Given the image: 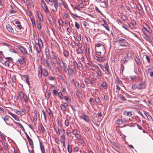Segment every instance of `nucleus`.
I'll return each instance as SVG.
<instances>
[{
    "mask_svg": "<svg viewBox=\"0 0 153 153\" xmlns=\"http://www.w3.org/2000/svg\"><path fill=\"white\" fill-rule=\"evenodd\" d=\"M117 41L119 42V44L121 46L128 48H129L130 47V45L129 43L124 39H120Z\"/></svg>",
    "mask_w": 153,
    "mask_h": 153,
    "instance_id": "f257e3e1",
    "label": "nucleus"
},
{
    "mask_svg": "<svg viewBox=\"0 0 153 153\" xmlns=\"http://www.w3.org/2000/svg\"><path fill=\"white\" fill-rule=\"evenodd\" d=\"M105 49L103 45L101 43L97 44L95 45V50L96 51L103 52Z\"/></svg>",
    "mask_w": 153,
    "mask_h": 153,
    "instance_id": "f03ea898",
    "label": "nucleus"
},
{
    "mask_svg": "<svg viewBox=\"0 0 153 153\" xmlns=\"http://www.w3.org/2000/svg\"><path fill=\"white\" fill-rule=\"evenodd\" d=\"M41 4L42 7L45 10V13L47 14L50 13V11L44 0H41Z\"/></svg>",
    "mask_w": 153,
    "mask_h": 153,
    "instance_id": "7ed1b4c3",
    "label": "nucleus"
},
{
    "mask_svg": "<svg viewBox=\"0 0 153 153\" xmlns=\"http://www.w3.org/2000/svg\"><path fill=\"white\" fill-rule=\"evenodd\" d=\"M55 53H53L52 56V58L53 60L52 61V64L54 65L57 64L58 63V61L60 60V59L56 56Z\"/></svg>",
    "mask_w": 153,
    "mask_h": 153,
    "instance_id": "20e7f679",
    "label": "nucleus"
},
{
    "mask_svg": "<svg viewBox=\"0 0 153 153\" xmlns=\"http://www.w3.org/2000/svg\"><path fill=\"white\" fill-rule=\"evenodd\" d=\"M76 71V69L75 68H73L72 69L71 67L70 66H68V68H66V72L67 71H68V75L71 76L72 75L74 72V71Z\"/></svg>",
    "mask_w": 153,
    "mask_h": 153,
    "instance_id": "39448f33",
    "label": "nucleus"
},
{
    "mask_svg": "<svg viewBox=\"0 0 153 153\" xmlns=\"http://www.w3.org/2000/svg\"><path fill=\"white\" fill-rule=\"evenodd\" d=\"M35 45L36 50L37 52L39 53L41 51V48L42 46L41 45H39L38 42L36 40L35 42Z\"/></svg>",
    "mask_w": 153,
    "mask_h": 153,
    "instance_id": "423d86ee",
    "label": "nucleus"
},
{
    "mask_svg": "<svg viewBox=\"0 0 153 153\" xmlns=\"http://www.w3.org/2000/svg\"><path fill=\"white\" fill-rule=\"evenodd\" d=\"M146 86V83L144 82H142L138 84L137 88L139 89H142L145 88Z\"/></svg>",
    "mask_w": 153,
    "mask_h": 153,
    "instance_id": "0eeeda50",
    "label": "nucleus"
},
{
    "mask_svg": "<svg viewBox=\"0 0 153 153\" xmlns=\"http://www.w3.org/2000/svg\"><path fill=\"white\" fill-rule=\"evenodd\" d=\"M61 62H62V64L60 62L59 63V64L61 68H64V71H66L67 65L66 63L64 62L62 60H61Z\"/></svg>",
    "mask_w": 153,
    "mask_h": 153,
    "instance_id": "6e6552de",
    "label": "nucleus"
},
{
    "mask_svg": "<svg viewBox=\"0 0 153 153\" xmlns=\"http://www.w3.org/2000/svg\"><path fill=\"white\" fill-rule=\"evenodd\" d=\"M136 25V22H135L134 20H133L131 23L128 24V26L131 29H134L135 28V25Z\"/></svg>",
    "mask_w": 153,
    "mask_h": 153,
    "instance_id": "1a4fd4ad",
    "label": "nucleus"
},
{
    "mask_svg": "<svg viewBox=\"0 0 153 153\" xmlns=\"http://www.w3.org/2000/svg\"><path fill=\"white\" fill-rule=\"evenodd\" d=\"M143 38L144 39H146L147 41L149 42L150 43H151L152 42V40L151 38L147 34L145 33L144 34Z\"/></svg>",
    "mask_w": 153,
    "mask_h": 153,
    "instance_id": "9d476101",
    "label": "nucleus"
},
{
    "mask_svg": "<svg viewBox=\"0 0 153 153\" xmlns=\"http://www.w3.org/2000/svg\"><path fill=\"white\" fill-rule=\"evenodd\" d=\"M82 118L87 122H89L90 120L88 116L86 115L84 113L82 114Z\"/></svg>",
    "mask_w": 153,
    "mask_h": 153,
    "instance_id": "9b49d317",
    "label": "nucleus"
},
{
    "mask_svg": "<svg viewBox=\"0 0 153 153\" xmlns=\"http://www.w3.org/2000/svg\"><path fill=\"white\" fill-rule=\"evenodd\" d=\"M38 76L39 78H41L42 76V71L41 66H39L38 71Z\"/></svg>",
    "mask_w": 153,
    "mask_h": 153,
    "instance_id": "f8f14e48",
    "label": "nucleus"
},
{
    "mask_svg": "<svg viewBox=\"0 0 153 153\" xmlns=\"http://www.w3.org/2000/svg\"><path fill=\"white\" fill-rule=\"evenodd\" d=\"M25 57L23 56L22 58V59H18V61L21 64H22L25 65L26 64L25 61Z\"/></svg>",
    "mask_w": 153,
    "mask_h": 153,
    "instance_id": "ddd939ff",
    "label": "nucleus"
},
{
    "mask_svg": "<svg viewBox=\"0 0 153 153\" xmlns=\"http://www.w3.org/2000/svg\"><path fill=\"white\" fill-rule=\"evenodd\" d=\"M101 4L104 8H106L108 6V2L107 1H101Z\"/></svg>",
    "mask_w": 153,
    "mask_h": 153,
    "instance_id": "4468645a",
    "label": "nucleus"
},
{
    "mask_svg": "<svg viewBox=\"0 0 153 153\" xmlns=\"http://www.w3.org/2000/svg\"><path fill=\"white\" fill-rule=\"evenodd\" d=\"M22 77L25 79V80L26 82L28 85H30V84L29 82V76L27 75H22Z\"/></svg>",
    "mask_w": 153,
    "mask_h": 153,
    "instance_id": "2eb2a0df",
    "label": "nucleus"
},
{
    "mask_svg": "<svg viewBox=\"0 0 153 153\" xmlns=\"http://www.w3.org/2000/svg\"><path fill=\"white\" fill-rule=\"evenodd\" d=\"M3 146L4 149L5 150L4 153H9L8 151L9 148L8 144L7 143H4L3 144Z\"/></svg>",
    "mask_w": 153,
    "mask_h": 153,
    "instance_id": "dca6fc26",
    "label": "nucleus"
},
{
    "mask_svg": "<svg viewBox=\"0 0 153 153\" xmlns=\"http://www.w3.org/2000/svg\"><path fill=\"white\" fill-rule=\"evenodd\" d=\"M68 106V104L66 102H65L64 104L61 105L60 107L63 111H65L66 110V108Z\"/></svg>",
    "mask_w": 153,
    "mask_h": 153,
    "instance_id": "f3484780",
    "label": "nucleus"
},
{
    "mask_svg": "<svg viewBox=\"0 0 153 153\" xmlns=\"http://www.w3.org/2000/svg\"><path fill=\"white\" fill-rule=\"evenodd\" d=\"M6 28L8 31L11 33H13V30L11 26L9 24L7 25L6 26Z\"/></svg>",
    "mask_w": 153,
    "mask_h": 153,
    "instance_id": "a211bd4d",
    "label": "nucleus"
},
{
    "mask_svg": "<svg viewBox=\"0 0 153 153\" xmlns=\"http://www.w3.org/2000/svg\"><path fill=\"white\" fill-rule=\"evenodd\" d=\"M8 113L10 115L16 120L19 121L18 116L16 115L13 114L10 112H9Z\"/></svg>",
    "mask_w": 153,
    "mask_h": 153,
    "instance_id": "6ab92c4d",
    "label": "nucleus"
},
{
    "mask_svg": "<svg viewBox=\"0 0 153 153\" xmlns=\"http://www.w3.org/2000/svg\"><path fill=\"white\" fill-rule=\"evenodd\" d=\"M46 63L47 64V65L46 67L48 68L50 70L51 68V65L50 61H49L48 59H45V60Z\"/></svg>",
    "mask_w": 153,
    "mask_h": 153,
    "instance_id": "aec40b11",
    "label": "nucleus"
},
{
    "mask_svg": "<svg viewBox=\"0 0 153 153\" xmlns=\"http://www.w3.org/2000/svg\"><path fill=\"white\" fill-rule=\"evenodd\" d=\"M19 48L23 53L25 54L27 53L25 48L23 46H19Z\"/></svg>",
    "mask_w": 153,
    "mask_h": 153,
    "instance_id": "412c9836",
    "label": "nucleus"
},
{
    "mask_svg": "<svg viewBox=\"0 0 153 153\" xmlns=\"http://www.w3.org/2000/svg\"><path fill=\"white\" fill-rule=\"evenodd\" d=\"M123 113L124 114L128 117H131L132 115V111H125L123 112Z\"/></svg>",
    "mask_w": 153,
    "mask_h": 153,
    "instance_id": "4be33fe9",
    "label": "nucleus"
},
{
    "mask_svg": "<svg viewBox=\"0 0 153 153\" xmlns=\"http://www.w3.org/2000/svg\"><path fill=\"white\" fill-rule=\"evenodd\" d=\"M53 2H54V6L56 10L58 7V0H53Z\"/></svg>",
    "mask_w": 153,
    "mask_h": 153,
    "instance_id": "5701e85b",
    "label": "nucleus"
},
{
    "mask_svg": "<svg viewBox=\"0 0 153 153\" xmlns=\"http://www.w3.org/2000/svg\"><path fill=\"white\" fill-rule=\"evenodd\" d=\"M14 123L15 124L17 125L18 126H19V127L22 130H23V131H25V130L23 126L20 123L17 122H14Z\"/></svg>",
    "mask_w": 153,
    "mask_h": 153,
    "instance_id": "b1692460",
    "label": "nucleus"
},
{
    "mask_svg": "<svg viewBox=\"0 0 153 153\" xmlns=\"http://www.w3.org/2000/svg\"><path fill=\"white\" fill-rule=\"evenodd\" d=\"M15 24L17 25L16 27H18L19 30H20L22 28V26L21 25V23L20 22L16 21L15 22Z\"/></svg>",
    "mask_w": 153,
    "mask_h": 153,
    "instance_id": "393cba45",
    "label": "nucleus"
},
{
    "mask_svg": "<svg viewBox=\"0 0 153 153\" xmlns=\"http://www.w3.org/2000/svg\"><path fill=\"white\" fill-rule=\"evenodd\" d=\"M124 121L122 119H119L117 120L116 121V123L117 124L120 125L124 123Z\"/></svg>",
    "mask_w": 153,
    "mask_h": 153,
    "instance_id": "a878e982",
    "label": "nucleus"
},
{
    "mask_svg": "<svg viewBox=\"0 0 153 153\" xmlns=\"http://www.w3.org/2000/svg\"><path fill=\"white\" fill-rule=\"evenodd\" d=\"M36 41L38 42L39 45H41L42 48L43 47V43L42 39L40 38H39L38 40H36Z\"/></svg>",
    "mask_w": 153,
    "mask_h": 153,
    "instance_id": "bb28decb",
    "label": "nucleus"
},
{
    "mask_svg": "<svg viewBox=\"0 0 153 153\" xmlns=\"http://www.w3.org/2000/svg\"><path fill=\"white\" fill-rule=\"evenodd\" d=\"M105 68L106 70L107 71V74H110V72L109 70V68L108 66V62H107L105 64Z\"/></svg>",
    "mask_w": 153,
    "mask_h": 153,
    "instance_id": "cd10ccee",
    "label": "nucleus"
},
{
    "mask_svg": "<svg viewBox=\"0 0 153 153\" xmlns=\"http://www.w3.org/2000/svg\"><path fill=\"white\" fill-rule=\"evenodd\" d=\"M27 139L29 144L31 146V147L33 148V143L32 140L30 137L27 138Z\"/></svg>",
    "mask_w": 153,
    "mask_h": 153,
    "instance_id": "c85d7f7f",
    "label": "nucleus"
},
{
    "mask_svg": "<svg viewBox=\"0 0 153 153\" xmlns=\"http://www.w3.org/2000/svg\"><path fill=\"white\" fill-rule=\"evenodd\" d=\"M63 54L64 56L66 57H68L69 55L68 52L65 50H64Z\"/></svg>",
    "mask_w": 153,
    "mask_h": 153,
    "instance_id": "c756f323",
    "label": "nucleus"
},
{
    "mask_svg": "<svg viewBox=\"0 0 153 153\" xmlns=\"http://www.w3.org/2000/svg\"><path fill=\"white\" fill-rule=\"evenodd\" d=\"M96 60H97L99 62H102L103 61V59L104 58V57H97V56H96Z\"/></svg>",
    "mask_w": 153,
    "mask_h": 153,
    "instance_id": "7c9ffc66",
    "label": "nucleus"
},
{
    "mask_svg": "<svg viewBox=\"0 0 153 153\" xmlns=\"http://www.w3.org/2000/svg\"><path fill=\"white\" fill-rule=\"evenodd\" d=\"M51 93L49 91H47L45 94V97L47 100H48L50 97Z\"/></svg>",
    "mask_w": 153,
    "mask_h": 153,
    "instance_id": "2f4dec72",
    "label": "nucleus"
},
{
    "mask_svg": "<svg viewBox=\"0 0 153 153\" xmlns=\"http://www.w3.org/2000/svg\"><path fill=\"white\" fill-rule=\"evenodd\" d=\"M43 75L45 77L47 76L48 75V71L45 69H43Z\"/></svg>",
    "mask_w": 153,
    "mask_h": 153,
    "instance_id": "473e14b6",
    "label": "nucleus"
},
{
    "mask_svg": "<svg viewBox=\"0 0 153 153\" xmlns=\"http://www.w3.org/2000/svg\"><path fill=\"white\" fill-rule=\"evenodd\" d=\"M65 126L68 127L69 125V121L68 119H67L65 121Z\"/></svg>",
    "mask_w": 153,
    "mask_h": 153,
    "instance_id": "72a5a7b5",
    "label": "nucleus"
},
{
    "mask_svg": "<svg viewBox=\"0 0 153 153\" xmlns=\"http://www.w3.org/2000/svg\"><path fill=\"white\" fill-rule=\"evenodd\" d=\"M46 110L49 115L52 114H53V111L49 108H46Z\"/></svg>",
    "mask_w": 153,
    "mask_h": 153,
    "instance_id": "f704fd0d",
    "label": "nucleus"
},
{
    "mask_svg": "<svg viewBox=\"0 0 153 153\" xmlns=\"http://www.w3.org/2000/svg\"><path fill=\"white\" fill-rule=\"evenodd\" d=\"M82 48H79L77 50V54H81L83 52V50L82 49Z\"/></svg>",
    "mask_w": 153,
    "mask_h": 153,
    "instance_id": "c9c22d12",
    "label": "nucleus"
},
{
    "mask_svg": "<svg viewBox=\"0 0 153 153\" xmlns=\"http://www.w3.org/2000/svg\"><path fill=\"white\" fill-rule=\"evenodd\" d=\"M19 97L21 99L23 98L25 96V95H24L23 92L22 91L19 92Z\"/></svg>",
    "mask_w": 153,
    "mask_h": 153,
    "instance_id": "e433bc0d",
    "label": "nucleus"
},
{
    "mask_svg": "<svg viewBox=\"0 0 153 153\" xmlns=\"http://www.w3.org/2000/svg\"><path fill=\"white\" fill-rule=\"evenodd\" d=\"M40 147L41 151L42 153H45V151L44 147L42 145L41 143H40Z\"/></svg>",
    "mask_w": 153,
    "mask_h": 153,
    "instance_id": "4c0bfd02",
    "label": "nucleus"
},
{
    "mask_svg": "<svg viewBox=\"0 0 153 153\" xmlns=\"http://www.w3.org/2000/svg\"><path fill=\"white\" fill-rule=\"evenodd\" d=\"M45 53L47 56H48V58H49V51L48 48H46L45 50Z\"/></svg>",
    "mask_w": 153,
    "mask_h": 153,
    "instance_id": "58836bf2",
    "label": "nucleus"
},
{
    "mask_svg": "<svg viewBox=\"0 0 153 153\" xmlns=\"http://www.w3.org/2000/svg\"><path fill=\"white\" fill-rule=\"evenodd\" d=\"M58 132L59 135L65 133L64 129H60Z\"/></svg>",
    "mask_w": 153,
    "mask_h": 153,
    "instance_id": "ea45409f",
    "label": "nucleus"
},
{
    "mask_svg": "<svg viewBox=\"0 0 153 153\" xmlns=\"http://www.w3.org/2000/svg\"><path fill=\"white\" fill-rule=\"evenodd\" d=\"M10 118L11 119H12L11 117H10L8 116H5L4 117V118L3 119L4 120V121L5 122V123L7 124V122L9 121V119Z\"/></svg>",
    "mask_w": 153,
    "mask_h": 153,
    "instance_id": "a19ab883",
    "label": "nucleus"
},
{
    "mask_svg": "<svg viewBox=\"0 0 153 153\" xmlns=\"http://www.w3.org/2000/svg\"><path fill=\"white\" fill-rule=\"evenodd\" d=\"M30 20L32 22L33 27H36V25L35 24V20L32 18H30Z\"/></svg>",
    "mask_w": 153,
    "mask_h": 153,
    "instance_id": "79ce46f5",
    "label": "nucleus"
},
{
    "mask_svg": "<svg viewBox=\"0 0 153 153\" xmlns=\"http://www.w3.org/2000/svg\"><path fill=\"white\" fill-rule=\"evenodd\" d=\"M24 99V101L26 103H27L28 102V98L27 96L25 95V97L23 98Z\"/></svg>",
    "mask_w": 153,
    "mask_h": 153,
    "instance_id": "37998d69",
    "label": "nucleus"
},
{
    "mask_svg": "<svg viewBox=\"0 0 153 153\" xmlns=\"http://www.w3.org/2000/svg\"><path fill=\"white\" fill-rule=\"evenodd\" d=\"M135 61L138 65H140L141 62L139 58L136 57V59H135Z\"/></svg>",
    "mask_w": 153,
    "mask_h": 153,
    "instance_id": "c03bdc74",
    "label": "nucleus"
},
{
    "mask_svg": "<svg viewBox=\"0 0 153 153\" xmlns=\"http://www.w3.org/2000/svg\"><path fill=\"white\" fill-rule=\"evenodd\" d=\"M71 44L72 48H74V47L76 45V43L74 41L72 40L71 41Z\"/></svg>",
    "mask_w": 153,
    "mask_h": 153,
    "instance_id": "a18cd8bd",
    "label": "nucleus"
},
{
    "mask_svg": "<svg viewBox=\"0 0 153 153\" xmlns=\"http://www.w3.org/2000/svg\"><path fill=\"white\" fill-rule=\"evenodd\" d=\"M119 97L120 99L123 101H124L126 100V98L123 95L120 94L119 95Z\"/></svg>",
    "mask_w": 153,
    "mask_h": 153,
    "instance_id": "49530a36",
    "label": "nucleus"
},
{
    "mask_svg": "<svg viewBox=\"0 0 153 153\" xmlns=\"http://www.w3.org/2000/svg\"><path fill=\"white\" fill-rule=\"evenodd\" d=\"M147 28L144 27L143 29L146 30L149 33H151L152 32V30L148 26H147Z\"/></svg>",
    "mask_w": 153,
    "mask_h": 153,
    "instance_id": "de8ad7c7",
    "label": "nucleus"
},
{
    "mask_svg": "<svg viewBox=\"0 0 153 153\" xmlns=\"http://www.w3.org/2000/svg\"><path fill=\"white\" fill-rule=\"evenodd\" d=\"M65 133L62 134L60 137L61 140H65Z\"/></svg>",
    "mask_w": 153,
    "mask_h": 153,
    "instance_id": "09e8293b",
    "label": "nucleus"
},
{
    "mask_svg": "<svg viewBox=\"0 0 153 153\" xmlns=\"http://www.w3.org/2000/svg\"><path fill=\"white\" fill-rule=\"evenodd\" d=\"M116 80L118 84H119L120 85H122L123 83L122 81L118 78H117Z\"/></svg>",
    "mask_w": 153,
    "mask_h": 153,
    "instance_id": "8fccbe9b",
    "label": "nucleus"
},
{
    "mask_svg": "<svg viewBox=\"0 0 153 153\" xmlns=\"http://www.w3.org/2000/svg\"><path fill=\"white\" fill-rule=\"evenodd\" d=\"M58 95L59 97L61 100L63 99V95L61 92H59L58 93Z\"/></svg>",
    "mask_w": 153,
    "mask_h": 153,
    "instance_id": "3c124183",
    "label": "nucleus"
},
{
    "mask_svg": "<svg viewBox=\"0 0 153 153\" xmlns=\"http://www.w3.org/2000/svg\"><path fill=\"white\" fill-rule=\"evenodd\" d=\"M42 113L44 115V119L45 121L47 120V117L46 116V114L45 112V111L44 110H42Z\"/></svg>",
    "mask_w": 153,
    "mask_h": 153,
    "instance_id": "603ef678",
    "label": "nucleus"
},
{
    "mask_svg": "<svg viewBox=\"0 0 153 153\" xmlns=\"http://www.w3.org/2000/svg\"><path fill=\"white\" fill-rule=\"evenodd\" d=\"M97 74L99 76H100L102 75V71L101 70L97 71Z\"/></svg>",
    "mask_w": 153,
    "mask_h": 153,
    "instance_id": "864d4df0",
    "label": "nucleus"
},
{
    "mask_svg": "<svg viewBox=\"0 0 153 153\" xmlns=\"http://www.w3.org/2000/svg\"><path fill=\"white\" fill-rule=\"evenodd\" d=\"M67 149H68V151L69 153H71V152H72V149L71 147L70 148V145L69 144L68 145V146L67 147Z\"/></svg>",
    "mask_w": 153,
    "mask_h": 153,
    "instance_id": "5fc2aeb1",
    "label": "nucleus"
},
{
    "mask_svg": "<svg viewBox=\"0 0 153 153\" xmlns=\"http://www.w3.org/2000/svg\"><path fill=\"white\" fill-rule=\"evenodd\" d=\"M53 94L54 95H57L58 93L57 91L55 89H54L53 90Z\"/></svg>",
    "mask_w": 153,
    "mask_h": 153,
    "instance_id": "6e6d98bb",
    "label": "nucleus"
},
{
    "mask_svg": "<svg viewBox=\"0 0 153 153\" xmlns=\"http://www.w3.org/2000/svg\"><path fill=\"white\" fill-rule=\"evenodd\" d=\"M76 39L78 41H80L81 40V36L80 35L77 36H76Z\"/></svg>",
    "mask_w": 153,
    "mask_h": 153,
    "instance_id": "4d7b16f0",
    "label": "nucleus"
},
{
    "mask_svg": "<svg viewBox=\"0 0 153 153\" xmlns=\"http://www.w3.org/2000/svg\"><path fill=\"white\" fill-rule=\"evenodd\" d=\"M75 86L77 88H79V84L78 82L75 81L74 83Z\"/></svg>",
    "mask_w": 153,
    "mask_h": 153,
    "instance_id": "13d9d810",
    "label": "nucleus"
},
{
    "mask_svg": "<svg viewBox=\"0 0 153 153\" xmlns=\"http://www.w3.org/2000/svg\"><path fill=\"white\" fill-rule=\"evenodd\" d=\"M48 79L50 80H55V78L52 76H50L48 77Z\"/></svg>",
    "mask_w": 153,
    "mask_h": 153,
    "instance_id": "bf43d9fd",
    "label": "nucleus"
},
{
    "mask_svg": "<svg viewBox=\"0 0 153 153\" xmlns=\"http://www.w3.org/2000/svg\"><path fill=\"white\" fill-rule=\"evenodd\" d=\"M75 27L78 29L80 28V25L77 22H75Z\"/></svg>",
    "mask_w": 153,
    "mask_h": 153,
    "instance_id": "052dcab7",
    "label": "nucleus"
},
{
    "mask_svg": "<svg viewBox=\"0 0 153 153\" xmlns=\"http://www.w3.org/2000/svg\"><path fill=\"white\" fill-rule=\"evenodd\" d=\"M95 102L98 103H99L100 102V98L98 97H96L95 98Z\"/></svg>",
    "mask_w": 153,
    "mask_h": 153,
    "instance_id": "680f3d73",
    "label": "nucleus"
},
{
    "mask_svg": "<svg viewBox=\"0 0 153 153\" xmlns=\"http://www.w3.org/2000/svg\"><path fill=\"white\" fill-rule=\"evenodd\" d=\"M103 25L107 30H109V28L106 24H104Z\"/></svg>",
    "mask_w": 153,
    "mask_h": 153,
    "instance_id": "e2e57ef3",
    "label": "nucleus"
},
{
    "mask_svg": "<svg viewBox=\"0 0 153 153\" xmlns=\"http://www.w3.org/2000/svg\"><path fill=\"white\" fill-rule=\"evenodd\" d=\"M64 98L67 102H69V101H71L70 99L68 96H65L64 97Z\"/></svg>",
    "mask_w": 153,
    "mask_h": 153,
    "instance_id": "0e129e2a",
    "label": "nucleus"
},
{
    "mask_svg": "<svg viewBox=\"0 0 153 153\" xmlns=\"http://www.w3.org/2000/svg\"><path fill=\"white\" fill-rule=\"evenodd\" d=\"M137 9L139 10H141L142 9V6L140 4H137L136 6Z\"/></svg>",
    "mask_w": 153,
    "mask_h": 153,
    "instance_id": "69168bd1",
    "label": "nucleus"
},
{
    "mask_svg": "<svg viewBox=\"0 0 153 153\" xmlns=\"http://www.w3.org/2000/svg\"><path fill=\"white\" fill-rule=\"evenodd\" d=\"M132 88L133 90L137 88L138 85L136 84H133L132 86Z\"/></svg>",
    "mask_w": 153,
    "mask_h": 153,
    "instance_id": "338daca9",
    "label": "nucleus"
},
{
    "mask_svg": "<svg viewBox=\"0 0 153 153\" xmlns=\"http://www.w3.org/2000/svg\"><path fill=\"white\" fill-rule=\"evenodd\" d=\"M11 80H12L13 82L15 83L16 82V76H13L11 79Z\"/></svg>",
    "mask_w": 153,
    "mask_h": 153,
    "instance_id": "774afa93",
    "label": "nucleus"
}]
</instances>
